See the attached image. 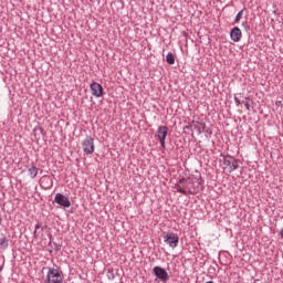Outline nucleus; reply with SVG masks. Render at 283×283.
<instances>
[{
	"label": "nucleus",
	"instance_id": "26",
	"mask_svg": "<svg viewBox=\"0 0 283 283\" xmlns=\"http://www.w3.org/2000/svg\"><path fill=\"white\" fill-rule=\"evenodd\" d=\"M3 271V266L0 265V272Z\"/></svg>",
	"mask_w": 283,
	"mask_h": 283
},
{
	"label": "nucleus",
	"instance_id": "29",
	"mask_svg": "<svg viewBox=\"0 0 283 283\" xmlns=\"http://www.w3.org/2000/svg\"><path fill=\"white\" fill-rule=\"evenodd\" d=\"M0 222H1V217H0Z\"/></svg>",
	"mask_w": 283,
	"mask_h": 283
},
{
	"label": "nucleus",
	"instance_id": "3",
	"mask_svg": "<svg viewBox=\"0 0 283 283\" xmlns=\"http://www.w3.org/2000/svg\"><path fill=\"white\" fill-rule=\"evenodd\" d=\"M222 158H223V165L226 166L224 169L230 174H233V171H235V169L240 167V165H238L240 160L235 159L233 156L223 155Z\"/></svg>",
	"mask_w": 283,
	"mask_h": 283
},
{
	"label": "nucleus",
	"instance_id": "9",
	"mask_svg": "<svg viewBox=\"0 0 283 283\" xmlns=\"http://www.w3.org/2000/svg\"><path fill=\"white\" fill-rule=\"evenodd\" d=\"M230 39H231V41H233L234 43H240V41L242 40V30H240L239 27H234V28L230 31Z\"/></svg>",
	"mask_w": 283,
	"mask_h": 283
},
{
	"label": "nucleus",
	"instance_id": "25",
	"mask_svg": "<svg viewBox=\"0 0 283 283\" xmlns=\"http://www.w3.org/2000/svg\"><path fill=\"white\" fill-rule=\"evenodd\" d=\"M276 105H282V101H277V102H276Z\"/></svg>",
	"mask_w": 283,
	"mask_h": 283
},
{
	"label": "nucleus",
	"instance_id": "12",
	"mask_svg": "<svg viewBox=\"0 0 283 283\" xmlns=\"http://www.w3.org/2000/svg\"><path fill=\"white\" fill-rule=\"evenodd\" d=\"M245 101H251V97H244L242 95V93H239V94H235L234 95V102L238 104V105H245Z\"/></svg>",
	"mask_w": 283,
	"mask_h": 283
},
{
	"label": "nucleus",
	"instance_id": "22",
	"mask_svg": "<svg viewBox=\"0 0 283 283\" xmlns=\"http://www.w3.org/2000/svg\"><path fill=\"white\" fill-rule=\"evenodd\" d=\"M39 229H41V222H38L34 228L35 231H39Z\"/></svg>",
	"mask_w": 283,
	"mask_h": 283
},
{
	"label": "nucleus",
	"instance_id": "17",
	"mask_svg": "<svg viewBox=\"0 0 283 283\" xmlns=\"http://www.w3.org/2000/svg\"><path fill=\"white\" fill-rule=\"evenodd\" d=\"M242 14H244V9L238 12V14L234 18V22L239 23V21L242 19Z\"/></svg>",
	"mask_w": 283,
	"mask_h": 283
},
{
	"label": "nucleus",
	"instance_id": "2",
	"mask_svg": "<svg viewBox=\"0 0 283 283\" xmlns=\"http://www.w3.org/2000/svg\"><path fill=\"white\" fill-rule=\"evenodd\" d=\"M48 270L46 283H63V272L54 268H43V271Z\"/></svg>",
	"mask_w": 283,
	"mask_h": 283
},
{
	"label": "nucleus",
	"instance_id": "24",
	"mask_svg": "<svg viewBox=\"0 0 283 283\" xmlns=\"http://www.w3.org/2000/svg\"><path fill=\"white\" fill-rule=\"evenodd\" d=\"M200 125H201L202 129H205V127H207V124H205V123H200Z\"/></svg>",
	"mask_w": 283,
	"mask_h": 283
},
{
	"label": "nucleus",
	"instance_id": "10",
	"mask_svg": "<svg viewBox=\"0 0 283 283\" xmlns=\"http://www.w3.org/2000/svg\"><path fill=\"white\" fill-rule=\"evenodd\" d=\"M91 92L93 96H95L96 98H101V96H103V85L97 82H93L91 84Z\"/></svg>",
	"mask_w": 283,
	"mask_h": 283
},
{
	"label": "nucleus",
	"instance_id": "19",
	"mask_svg": "<svg viewBox=\"0 0 283 283\" xmlns=\"http://www.w3.org/2000/svg\"><path fill=\"white\" fill-rule=\"evenodd\" d=\"M192 127H193V129H196L197 134H202V130L200 129V127L198 125H193Z\"/></svg>",
	"mask_w": 283,
	"mask_h": 283
},
{
	"label": "nucleus",
	"instance_id": "14",
	"mask_svg": "<svg viewBox=\"0 0 283 283\" xmlns=\"http://www.w3.org/2000/svg\"><path fill=\"white\" fill-rule=\"evenodd\" d=\"M28 172H29L30 178H32V180H34V178H36V176H39V168H36V166L32 165L28 169Z\"/></svg>",
	"mask_w": 283,
	"mask_h": 283
},
{
	"label": "nucleus",
	"instance_id": "16",
	"mask_svg": "<svg viewBox=\"0 0 283 283\" xmlns=\"http://www.w3.org/2000/svg\"><path fill=\"white\" fill-rule=\"evenodd\" d=\"M106 276H107V280H111V281L116 280V274H114V269H107Z\"/></svg>",
	"mask_w": 283,
	"mask_h": 283
},
{
	"label": "nucleus",
	"instance_id": "5",
	"mask_svg": "<svg viewBox=\"0 0 283 283\" xmlns=\"http://www.w3.org/2000/svg\"><path fill=\"white\" fill-rule=\"evenodd\" d=\"M153 274L157 277V280H160L161 282H169V273L165 268L161 266H155L153 269Z\"/></svg>",
	"mask_w": 283,
	"mask_h": 283
},
{
	"label": "nucleus",
	"instance_id": "8",
	"mask_svg": "<svg viewBox=\"0 0 283 283\" xmlns=\"http://www.w3.org/2000/svg\"><path fill=\"white\" fill-rule=\"evenodd\" d=\"M167 134H169V128L167 126H159L157 128V138L163 147L165 149V140L167 139Z\"/></svg>",
	"mask_w": 283,
	"mask_h": 283
},
{
	"label": "nucleus",
	"instance_id": "1",
	"mask_svg": "<svg viewBox=\"0 0 283 283\" xmlns=\"http://www.w3.org/2000/svg\"><path fill=\"white\" fill-rule=\"evenodd\" d=\"M177 193L182 196H196L202 191V177L190 175L188 178H181L176 184Z\"/></svg>",
	"mask_w": 283,
	"mask_h": 283
},
{
	"label": "nucleus",
	"instance_id": "23",
	"mask_svg": "<svg viewBox=\"0 0 283 283\" xmlns=\"http://www.w3.org/2000/svg\"><path fill=\"white\" fill-rule=\"evenodd\" d=\"M38 231H39V230H34V231H33V238H34L35 240L39 238Z\"/></svg>",
	"mask_w": 283,
	"mask_h": 283
},
{
	"label": "nucleus",
	"instance_id": "20",
	"mask_svg": "<svg viewBox=\"0 0 283 283\" xmlns=\"http://www.w3.org/2000/svg\"><path fill=\"white\" fill-rule=\"evenodd\" d=\"M244 107L247 108L248 112H251V105L249 104V102L244 104Z\"/></svg>",
	"mask_w": 283,
	"mask_h": 283
},
{
	"label": "nucleus",
	"instance_id": "27",
	"mask_svg": "<svg viewBox=\"0 0 283 283\" xmlns=\"http://www.w3.org/2000/svg\"><path fill=\"white\" fill-rule=\"evenodd\" d=\"M206 283H213V281H208V282H206Z\"/></svg>",
	"mask_w": 283,
	"mask_h": 283
},
{
	"label": "nucleus",
	"instance_id": "11",
	"mask_svg": "<svg viewBox=\"0 0 283 283\" xmlns=\"http://www.w3.org/2000/svg\"><path fill=\"white\" fill-rule=\"evenodd\" d=\"M40 187H42V189H50L51 187H54V181L52 180L51 176H43L40 179Z\"/></svg>",
	"mask_w": 283,
	"mask_h": 283
},
{
	"label": "nucleus",
	"instance_id": "6",
	"mask_svg": "<svg viewBox=\"0 0 283 283\" xmlns=\"http://www.w3.org/2000/svg\"><path fill=\"white\" fill-rule=\"evenodd\" d=\"M164 242L170 247V249H176L178 247V243L180 242V238H178V234L171 232L164 237Z\"/></svg>",
	"mask_w": 283,
	"mask_h": 283
},
{
	"label": "nucleus",
	"instance_id": "4",
	"mask_svg": "<svg viewBox=\"0 0 283 283\" xmlns=\"http://www.w3.org/2000/svg\"><path fill=\"white\" fill-rule=\"evenodd\" d=\"M82 148L84 154H86V156H90L94 153V139L92 138V136H86L85 139L82 143Z\"/></svg>",
	"mask_w": 283,
	"mask_h": 283
},
{
	"label": "nucleus",
	"instance_id": "28",
	"mask_svg": "<svg viewBox=\"0 0 283 283\" xmlns=\"http://www.w3.org/2000/svg\"><path fill=\"white\" fill-rule=\"evenodd\" d=\"M207 134H211V132L207 130Z\"/></svg>",
	"mask_w": 283,
	"mask_h": 283
},
{
	"label": "nucleus",
	"instance_id": "21",
	"mask_svg": "<svg viewBox=\"0 0 283 283\" xmlns=\"http://www.w3.org/2000/svg\"><path fill=\"white\" fill-rule=\"evenodd\" d=\"M242 27L245 28V30H249V22H242Z\"/></svg>",
	"mask_w": 283,
	"mask_h": 283
},
{
	"label": "nucleus",
	"instance_id": "18",
	"mask_svg": "<svg viewBox=\"0 0 283 283\" xmlns=\"http://www.w3.org/2000/svg\"><path fill=\"white\" fill-rule=\"evenodd\" d=\"M54 244V251H61V243H53Z\"/></svg>",
	"mask_w": 283,
	"mask_h": 283
},
{
	"label": "nucleus",
	"instance_id": "7",
	"mask_svg": "<svg viewBox=\"0 0 283 283\" xmlns=\"http://www.w3.org/2000/svg\"><path fill=\"white\" fill-rule=\"evenodd\" d=\"M54 202H56V205H60V207H64L65 209H69V207H72V201H70V197H65L61 192H57L55 195Z\"/></svg>",
	"mask_w": 283,
	"mask_h": 283
},
{
	"label": "nucleus",
	"instance_id": "13",
	"mask_svg": "<svg viewBox=\"0 0 283 283\" xmlns=\"http://www.w3.org/2000/svg\"><path fill=\"white\" fill-rule=\"evenodd\" d=\"M10 247V239L8 237L0 238V251H6Z\"/></svg>",
	"mask_w": 283,
	"mask_h": 283
},
{
	"label": "nucleus",
	"instance_id": "15",
	"mask_svg": "<svg viewBox=\"0 0 283 283\" xmlns=\"http://www.w3.org/2000/svg\"><path fill=\"white\" fill-rule=\"evenodd\" d=\"M166 62L168 63V65H174V63H176V57L174 56V53L169 52L166 55Z\"/></svg>",
	"mask_w": 283,
	"mask_h": 283
}]
</instances>
